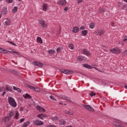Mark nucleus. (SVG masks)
Listing matches in <instances>:
<instances>
[{
    "label": "nucleus",
    "instance_id": "obj_1",
    "mask_svg": "<svg viewBox=\"0 0 127 127\" xmlns=\"http://www.w3.org/2000/svg\"><path fill=\"white\" fill-rule=\"evenodd\" d=\"M8 102L9 105L13 107V108H15V107L17 106V104L16 103V102H15V100L12 97H9L8 98Z\"/></svg>",
    "mask_w": 127,
    "mask_h": 127
},
{
    "label": "nucleus",
    "instance_id": "obj_34",
    "mask_svg": "<svg viewBox=\"0 0 127 127\" xmlns=\"http://www.w3.org/2000/svg\"><path fill=\"white\" fill-rule=\"evenodd\" d=\"M1 53H3L4 54H6V53H7V51L6 50H4L2 48Z\"/></svg>",
    "mask_w": 127,
    "mask_h": 127
},
{
    "label": "nucleus",
    "instance_id": "obj_21",
    "mask_svg": "<svg viewBox=\"0 0 127 127\" xmlns=\"http://www.w3.org/2000/svg\"><path fill=\"white\" fill-rule=\"evenodd\" d=\"M23 96L25 99H31V96L28 93H26L25 95H23Z\"/></svg>",
    "mask_w": 127,
    "mask_h": 127
},
{
    "label": "nucleus",
    "instance_id": "obj_39",
    "mask_svg": "<svg viewBox=\"0 0 127 127\" xmlns=\"http://www.w3.org/2000/svg\"><path fill=\"white\" fill-rule=\"evenodd\" d=\"M61 48L58 47L57 49V52H58L59 53L61 52Z\"/></svg>",
    "mask_w": 127,
    "mask_h": 127
},
{
    "label": "nucleus",
    "instance_id": "obj_52",
    "mask_svg": "<svg viewBox=\"0 0 127 127\" xmlns=\"http://www.w3.org/2000/svg\"><path fill=\"white\" fill-rule=\"evenodd\" d=\"M2 91H3V88L2 87L0 88V92H2Z\"/></svg>",
    "mask_w": 127,
    "mask_h": 127
},
{
    "label": "nucleus",
    "instance_id": "obj_4",
    "mask_svg": "<svg viewBox=\"0 0 127 127\" xmlns=\"http://www.w3.org/2000/svg\"><path fill=\"white\" fill-rule=\"evenodd\" d=\"M61 71L62 72V73H64V74H73V73H74L73 71L69 69H64Z\"/></svg>",
    "mask_w": 127,
    "mask_h": 127
},
{
    "label": "nucleus",
    "instance_id": "obj_6",
    "mask_svg": "<svg viewBox=\"0 0 127 127\" xmlns=\"http://www.w3.org/2000/svg\"><path fill=\"white\" fill-rule=\"evenodd\" d=\"M82 54H84V55H86V56H90V51L89 50L84 49L82 51Z\"/></svg>",
    "mask_w": 127,
    "mask_h": 127
},
{
    "label": "nucleus",
    "instance_id": "obj_45",
    "mask_svg": "<svg viewBox=\"0 0 127 127\" xmlns=\"http://www.w3.org/2000/svg\"><path fill=\"white\" fill-rule=\"evenodd\" d=\"M66 114H67V115H73V113H72V112H69V111H66V112H65Z\"/></svg>",
    "mask_w": 127,
    "mask_h": 127
},
{
    "label": "nucleus",
    "instance_id": "obj_18",
    "mask_svg": "<svg viewBox=\"0 0 127 127\" xmlns=\"http://www.w3.org/2000/svg\"><path fill=\"white\" fill-rule=\"evenodd\" d=\"M83 67H84L85 68H86L87 69H92V67L91 66V65H90L87 64H83Z\"/></svg>",
    "mask_w": 127,
    "mask_h": 127
},
{
    "label": "nucleus",
    "instance_id": "obj_3",
    "mask_svg": "<svg viewBox=\"0 0 127 127\" xmlns=\"http://www.w3.org/2000/svg\"><path fill=\"white\" fill-rule=\"evenodd\" d=\"M110 52L114 53V54H118V53H121V51L118 48H114L110 50Z\"/></svg>",
    "mask_w": 127,
    "mask_h": 127
},
{
    "label": "nucleus",
    "instance_id": "obj_15",
    "mask_svg": "<svg viewBox=\"0 0 127 127\" xmlns=\"http://www.w3.org/2000/svg\"><path fill=\"white\" fill-rule=\"evenodd\" d=\"M98 34H99V36H102L103 34H105V31L104 29L98 30Z\"/></svg>",
    "mask_w": 127,
    "mask_h": 127
},
{
    "label": "nucleus",
    "instance_id": "obj_54",
    "mask_svg": "<svg viewBox=\"0 0 127 127\" xmlns=\"http://www.w3.org/2000/svg\"><path fill=\"white\" fill-rule=\"evenodd\" d=\"M111 25L112 26H115V23H114L113 22H112Z\"/></svg>",
    "mask_w": 127,
    "mask_h": 127
},
{
    "label": "nucleus",
    "instance_id": "obj_51",
    "mask_svg": "<svg viewBox=\"0 0 127 127\" xmlns=\"http://www.w3.org/2000/svg\"><path fill=\"white\" fill-rule=\"evenodd\" d=\"M64 11H67L68 10V7H64Z\"/></svg>",
    "mask_w": 127,
    "mask_h": 127
},
{
    "label": "nucleus",
    "instance_id": "obj_56",
    "mask_svg": "<svg viewBox=\"0 0 127 127\" xmlns=\"http://www.w3.org/2000/svg\"><path fill=\"white\" fill-rule=\"evenodd\" d=\"M5 94H6V92L5 91H3L2 94V96H4Z\"/></svg>",
    "mask_w": 127,
    "mask_h": 127
},
{
    "label": "nucleus",
    "instance_id": "obj_12",
    "mask_svg": "<svg viewBox=\"0 0 127 127\" xmlns=\"http://www.w3.org/2000/svg\"><path fill=\"white\" fill-rule=\"evenodd\" d=\"M62 98L64 100H65V101H67L69 103H72V101H71V99L68 97H66L65 96H63Z\"/></svg>",
    "mask_w": 127,
    "mask_h": 127
},
{
    "label": "nucleus",
    "instance_id": "obj_14",
    "mask_svg": "<svg viewBox=\"0 0 127 127\" xmlns=\"http://www.w3.org/2000/svg\"><path fill=\"white\" fill-rule=\"evenodd\" d=\"M59 125H61V126H65L66 125V121L64 120H61L59 121Z\"/></svg>",
    "mask_w": 127,
    "mask_h": 127
},
{
    "label": "nucleus",
    "instance_id": "obj_16",
    "mask_svg": "<svg viewBox=\"0 0 127 127\" xmlns=\"http://www.w3.org/2000/svg\"><path fill=\"white\" fill-rule=\"evenodd\" d=\"M48 53L49 55H53V54H55V50L51 49L48 51Z\"/></svg>",
    "mask_w": 127,
    "mask_h": 127
},
{
    "label": "nucleus",
    "instance_id": "obj_31",
    "mask_svg": "<svg viewBox=\"0 0 127 127\" xmlns=\"http://www.w3.org/2000/svg\"><path fill=\"white\" fill-rule=\"evenodd\" d=\"M12 12H16V11H17V7L15 6L13 8L12 10Z\"/></svg>",
    "mask_w": 127,
    "mask_h": 127
},
{
    "label": "nucleus",
    "instance_id": "obj_24",
    "mask_svg": "<svg viewBox=\"0 0 127 127\" xmlns=\"http://www.w3.org/2000/svg\"><path fill=\"white\" fill-rule=\"evenodd\" d=\"M11 23V21H10V19H7L6 21H5V24H6V25H10Z\"/></svg>",
    "mask_w": 127,
    "mask_h": 127
},
{
    "label": "nucleus",
    "instance_id": "obj_20",
    "mask_svg": "<svg viewBox=\"0 0 127 127\" xmlns=\"http://www.w3.org/2000/svg\"><path fill=\"white\" fill-rule=\"evenodd\" d=\"M81 34H82V36H86V35H87V34H88V31L86 30L82 31Z\"/></svg>",
    "mask_w": 127,
    "mask_h": 127
},
{
    "label": "nucleus",
    "instance_id": "obj_48",
    "mask_svg": "<svg viewBox=\"0 0 127 127\" xmlns=\"http://www.w3.org/2000/svg\"><path fill=\"white\" fill-rule=\"evenodd\" d=\"M81 2H83L82 0H77V3H81Z\"/></svg>",
    "mask_w": 127,
    "mask_h": 127
},
{
    "label": "nucleus",
    "instance_id": "obj_2",
    "mask_svg": "<svg viewBox=\"0 0 127 127\" xmlns=\"http://www.w3.org/2000/svg\"><path fill=\"white\" fill-rule=\"evenodd\" d=\"M33 123L34 126H43V125H44V123H43V122L40 121L38 119L33 121Z\"/></svg>",
    "mask_w": 127,
    "mask_h": 127
},
{
    "label": "nucleus",
    "instance_id": "obj_47",
    "mask_svg": "<svg viewBox=\"0 0 127 127\" xmlns=\"http://www.w3.org/2000/svg\"><path fill=\"white\" fill-rule=\"evenodd\" d=\"M24 121H25V119H24V118L21 119L20 120V123H23Z\"/></svg>",
    "mask_w": 127,
    "mask_h": 127
},
{
    "label": "nucleus",
    "instance_id": "obj_37",
    "mask_svg": "<svg viewBox=\"0 0 127 127\" xmlns=\"http://www.w3.org/2000/svg\"><path fill=\"white\" fill-rule=\"evenodd\" d=\"M50 98L51 100H53V101H57V100L54 98V96L51 95L50 96Z\"/></svg>",
    "mask_w": 127,
    "mask_h": 127
},
{
    "label": "nucleus",
    "instance_id": "obj_59",
    "mask_svg": "<svg viewBox=\"0 0 127 127\" xmlns=\"http://www.w3.org/2000/svg\"><path fill=\"white\" fill-rule=\"evenodd\" d=\"M124 1H125V2H127V0H123Z\"/></svg>",
    "mask_w": 127,
    "mask_h": 127
},
{
    "label": "nucleus",
    "instance_id": "obj_50",
    "mask_svg": "<svg viewBox=\"0 0 127 127\" xmlns=\"http://www.w3.org/2000/svg\"><path fill=\"white\" fill-rule=\"evenodd\" d=\"M13 90H14V91H16L17 87H16L15 86H13Z\"/></svg>",
    "mask_w": 127,
    "mask_h": 127
},
{
    "label": "nucleus",
    "instance_id": "obj_61",
    "mask_svg": "<svg viewBox=\"0 0 127 127\" xmlns=\"http://www.w3.org/2000/svg\"><path fill=\"white\" fill-rule=\"evenodd\" d=\"M1 49H2V48H0V53L1 52Z\"/></svg>",
    "mask_w": 127,
    "mask_h": 127
},
{
    "label": "nucleus",
    "instance_id": "obj_26",
    "mask_svg": "<svg viewBox=\"0 0 127 127\" xmlns=\"http://www.w3.org/2000/svg\"><path fill=\"white\" fill-rule=\"evenodd\" d=\"M43 10H44V11H46L47 9V4H43Z\"/></svg>",
    "mask_w": 127,
    "mask_h": 127
},
{
    "label": "nucleus",
    "instance_id": "obj_7",
    "mask_svg": "<svg viewBox=\"0 0 127 127\" xmlns=\"http://www.w3.org/2000/svg\"><path fill=\"white\" fill-rule=\"evenodd\" d=\"M33 64L35 66H37V67H43V64L42 63L34 62Z\"/></svg>",
    "mask_w": 127,
    "mask_h": 127
},
{
    "label": "nucleus",
    "instance_id": "obj_64",
    "mask_svg": "<svg viewBox=\"0 0 127 127\" xmlns=\"http://www.w3.org/2000/svg\"><path fill=\"white\" fill-rule=\"evenodd\" d=\"M20 110L22 111V110L21 109H20Z\"/></svg>",
    "mask_w": 127,
    "mask_h": 127
},
{
    "label": "nucleus",
    "instance_id": "obj_41",
    "mask_svg": "<svg viewBox=\"0 0 127 127\" xmlns=\"http://www.w3.org/2000/svg\"><path fill=\"white\" fill-rule=\"evenodd\" d=\"M5 1L8 3H11V2H12V0H5Z\"/></svg>",
    "mask_w": 127,
    "mask_h": 127
},
{
    "label": "nucleus",
    "instance_id": "obj_43",
    "mask_svg": "<svg viewBox=\"0 0 127 127\" xmlns=\"http://www.w3.org/2000/svg\"><path fill=\"white\" fill-rule=\"evenodd\" d=\"M16 91H17V92H18V93H21V89H20V88H17Z\"/></svg>",
    "mask_w": 127,
    "mask_h": 127
},
{
    "label": "nucleus",
    "instance_id": "obj_36",
    "mask_svg": "<svg viewBox=\"0 0 127 127\" xmlns=\"http://www.w3.org/2000/svg\"><path fill=\"white\" fill-rule=\"evenodd\" d=\"M27 86H28V88H29L31 90H33V91H34V90L35 89V87H34L33 86H30V85H27Z\"/></svg>",
    "mask_w": 127,
    "mask_h": 127
},
{
    "label": "nucleus",
    "instance_id": "obj_42",
    "mask_svg": "<svg viewBox=\"0 0 127 127\" xmlns=\"http://www.w3.org/2000/svg\"><path fill=\"white\" fill-rule=\"evenodd\" d=\"M122 7V9H125V8L127 7V4H125Z\"/></svg>",
    "mask_w": 127,
    "mask_h": 127
},
{
    "label": "nucleus",
    "instance_id": "obj_55",
    "mask_svg": "<svg viewBox=\"0 0 127 127\" xmlns=\"http://www.w3.org/2000/svg\"><path fill=\"white\" fill-rule=\"evenodd\" d=\"M118 6H119V7H122V3H119V5H118Z\"/></svg>",
    "mask_w": 127,
    "mask_h": 127
},
{
    "label": "nucleus",
    "instance_id": "obj_60",
    "mask_svg": "<svg viewBox=\"0 0 127 127\" xmlns=\"http://www.w3.org/2000/svg\"><path fill=\"white\" fill-rule=\"evenodd\" d=\"M59 104H60V105H63V103H59Z\"/></svg>",
    "mask_w": 127,
    "mask_h": 127
},
{
    "label": "nucleus",
    "instance_id": "obj_44",
    "mask_svg": "<svg viewBox=\"0 0 127 127\" xmlns=\"http://www.w3.org/2000/svg\"><path fill=\"white\" fill-rule=\"evenodd\" d=\"M9 43H10V44H11L12 45H13L14 46H16V44H15V43L13 42H9Z\"/></svg>",
    "mask_w": 127,
    "mask_h": 127
},
{
    "label": "nucleus",
    "instance_id": "obj_28",
    "mask_svg": "<svg viewBox=\"0 0 127 127\" xmlns=\"http://www.w3.org/2000/svg\"><path fill=\"white\" fill-rule=\"evenodd\" d=\"M68 48L69 49H71V50H73L74 49V45L73 44H69L68 45Z\"/></svg>",
    "mask_w": 127,
    "mask_h": 127
},
{
    "label": "nucleus",
    "instance_id": "obj_29",
    "mask_svg": "<svg viewBox=\"0 0 127 127\" xmlns=\"http://www.w3.org/2000/svg\"><path fill=\"white\" fill-rule=\"evenodd\" d=\"M9 52H11L12 53H15V54H16L17 55H20V54H19V52L14 51L12 50H10V51H9Z\"/></svg>",
    "mask_w": 127,
    "mask_h": 127
},
{
    "label": "nucleus",
    "instance_id": "obj_63",
    "mask_svg": "<svg viewBox=\"0 0 127 127\" xmlns=\"http://www.w3.org/2000/svg\"><path fill=\"white\" fill-rule=\"evenodd\" d=\"M95 69H96V70H98V69L97 68V67H95Z\"/></svg>",
    "mask_w": 127,
    "mask_h": 127
},
{
    "label": "nucleus",
    "instance_id": "obj_33",
    "mask_svg": "<svg viewBox=\"0 0 127 127\" xmlns=\"http://www.w3.org/2000/svg\"><path fill=\"white\" fill-rule=\"evenodd\" d=\"M19 116V113H18V112H17L15 115V119H16V120H18Z\"/></svg>",
    "mask_w": 127,
    "mask_h": 127
},
{
    "label": "nucleus",
    "instance_id": "obj_57",
    "mask_svg": "<svg viewBox=\"0 0 127 127\" xmlns=\"http://www.w3.org/2000/svg\"><path fill=\"white\" fill-rule=\"evenodd\" d=\"M95 34H96V35H99V36H100V35H99V31H98V32H96V33H95Z\"/></svg>",
    "mask_w": 127,
    "mask_h": 127
},
{
    "label": "nucleus",
    "instance_id": "obj_40",
    "mask_svg": "<svg viewBox=\"0 0 127 127\" xmlns=\"http://www.w3.org/2000/svg\"><path fill=\"white\" fill-rule=\"evenodd\" d=\"M53 121H58V117H55L52 118Z\"/></svg>",
    "mask_w": 127,
    "mask_h": 127
},
{
    "label": "nucleus",
    "instance_id": "obj_23",
    "mask_svg": "<svg viewBox=\"0 0 127 127\" xmlns=\"http://www.w3.org/2000/svg\"><path fill=\"white\" fill-rule=\"evenodd\" d=\"M83 59H84V57L83 56H78L77 58V61H79V62L83 61Z\"/></svg>",
    "mask_w": 127,
    "mask_h": 127
},
{
    "label": "nucleus",
    "instance_id": "obj_62",
    "mask_svg": "<svg viewBox=\"0 0 127 127\" xmlns=\"http://www.w3.org/2000/svg\"><path fill=\"white\" fill-rule=\"evenodd\" d=\"M0 18H1V13L0 14Z\"/></svg>",
    "mask_w": 127,
    "mask_h": 127
},
{
    "label": "nucleus",
    "instance_id": "obj_30",
    "mask_svg": "<svg viewBox=\"0 0 127 127\" xmlns=\"http://www.w3.org/2000/svg\"><path fill=\"white\" fill-rule=\"evenodd\" d=\"M90 28L93 29V28H95V24L91 23L89 26Z\"/></svg>",
    "mask_w": 127,
    "mask_h": 127
},
{
    "label": "nucleus",
    "instance_id": "obj_38",
    "mask_svg": "<svg viewBox=\"0 0 127 127\" xmlns=\"http://www.w3.org/2000/svg\"><path fill=\"white\" fill-rule=\"evenodd\" d=\"M34 91H35L36 92H40V89L38 88H35V89Z\"/></svg>",
    "mask_w": 127,
    "mask_h": 127
},
{
    "label": "nucleus",
    "instance_id": "obj_49",
    "mask_svg": "<svg viewBox=\"0 0 127 127\" xmlns=\"http://www.w3.org/2000/svg\"><path fill=\"white\" fill-rule=\"evenodd\" d=\"M80 29L81 30H84V29H85V26H82L80 27Z\"/></svg>",
    "mask_w": 127,
    "mask_h": 127
},
{
    "label": "nucleus",
    "instance_id": "obj_17",
    "mask_svg": "<svg viewBox=\"0 0 127 127\" xmlns=\"http://www.w3.org/2000/svg\"><path fill=\"white\" fill-rule=\"evenodd\" d=\"M37 117H38V118H39V119H40L41 120H43L44 119V118H45V117H46V116L43 114H41L40 115H38L37 116Z\"/></svg>",
    "mask_w": 127,
    "mask_h": 127
},
{
    "label": "nucleus",
    "instance_id": "obj_25",
    "mask_svg": "<svg viewBox=\"0 0 127 127\" xmlns=\"http://www.w3.org/2000/svg\"><path fill=\"white\" fill-rule=\"evenodd\" d=\"M10 72L11 73H13V74H14L15 75H17L19 73V72L15 70H13V69H12L10 70Z\"/></svg>",
    "mask_w": 127,
    "mask_h": 127
},
{
    "label": "nucleus",
    "instance_id": "obj_53",
    "mask_svg": "<svg viewBox=\"0 0 127 127\" xmlns=\"http://www.w3.org/2000/svg\"><path fill=\"white\" fill-rule=\"evenodd\" d=\"M48 127H57L55 125H51V126H48Z\"/></svg>",
    "mask_w": 127,
    "mask_h": 127
},
{
    "label": "nucleus",
    "instance_id": "obj_8",
    "mask_svg": "<svg viewBox=\"0 0 127 127\" xmlns=\"http://www.w3.org/2000/svg\"><path fill=\"white\" fill-rule=\"evenodd\" d=\"M58 4H60V5H62V6H64V5H66V3L67 2L66 0H60V1L58 2Z\"/></svg>",
    "mask_w": 127,
    "mask_h": 127
},
{
    "label": "nucleus",
    "instance_id": "obj_22",
    "mask_svg": "<svg viewBox=\"0 0 127 127\" xmlns=\"http://www.w3.org/2000/svg\"><path fill=\"white\" fill-rule=\"evenodd\" d=\"M5 89L9 92H12V89H11V87L8 85L6 86Z\"/></svg>",
    "mask_w": 127,
    "mask_h": 127
},
{
    "label": "nucleus",
    "instance_id": "obj_10",
    "mask_svg": "<svg viewBox=\"0 0 127 127\" xmlns=\"http://www.w3.org/2000/svg\"><path fill=\"white\" fill-rule=\"evenodd\" d=\"M36 109L37 111H39V112H41V113H44V112H45V109H44V108L39 106H37Z\"/></svg>",
    "mask_w": 127,
    "mask_h": 127
},
{
    "label": "nucleus",
    "instance_id": "obj_13",
    "mask_svg": "<svg viewBox=\"0 0 127 127\" xmlns=\"http://www.w3.org/2000/svg\"><path fill=\"white\" fill-rule=\"evenodd\" d=\"M79 29L77 27H73L72 29V32L73 33H77L79 32Z\"/></svg>",
    "mask_w": 127,
    "mask_h": 127
},
{
    "label": "nucleus",
    "instance_id": "obj_58",
    "mask_svg": "<svg viewBox=\"0 0 127 127\" xmlns=\"http://www.w3.org/2000/svg\"><path fill=\"white\" fill-rule=\"evenodd\" d=\"M125 89H127V85H125Z\"/></svg>",
    "mask_w": 127,
    "mask_h": 127
},
{
    "label": "nucleus",
    "instance_id": "obj_27",
    "mask_svg": "<svg viewBox=\"0 0 127 127\" xmlns=\"http://www.w3.org/2000/svg\"><path fill=\"white\" fill-rule=\"evenodd\" d=\"M14 115V112L11 111L10 113H9V115H8V117L9 118V117H10L11 118V117H13Z\"/></svg>",
    "mask_w": 127,
    "mask_h": 127
},
{
    "label": "nucleus",
    "instance_id": "obj_46",
    "mask_svg": "<svg viewBox=\"0 0 127 127\" xmlns=\"http://www.w3.org/2000/svg\"><path fill=\"white\" fill-rule=\"evenodd\" d=\"M123 41H125V42L127 41V36H126L124 37V38L123 39Z\"/></svg>",
    "mask_w": 127,
    "mask_h": 127
},
{
    "label": "nucleus",
    "instance_id": "obj_11",
    "mask_svg": "<svg viewBox=\"0 0 127 127\" xmlns=\"http://www.w3.org/2000/svg\"><path fill=\"white\" fill-rule=\"evenodd\" d=\"M2 13L4 15H6L7 14V8L3 7L2 9Z\"/></svg>",
    "mask_w": 127,
    "mask_h": 127
},
{
    "label": "nucleus",
    "instance_id": "obj_35",
    "mask_svg": "<svg viewBox=\"0 0 127 127\" xmlns=\"http://www.w3.org/2000/svg\"><path fill=\"white\" fill-rule=\"evenodd\" d=\"M95 95H96V93H94V92H93V91H91L89 93V95L90 96V97H93V96H95Z\"/></svg>",
    "mask_w": 127,
    "mask_h": 127
},
{
    "label": "nucleus",
    "instance_id": "obj_9",
    "mask_svg": "<svg viewBox=\"0 0 127 127\" xmlns=\"http://www.w3.org/2000/svg\"><path fill=\"white\" fill-rule=\"evenodd\" d=\"M39 22L40 24L42 25V27H43V28H46V27H47V25L45 24V22H44V20H40Z\"/></svg>",
    "mask_w": 127,
    "mask_h": 127
},
{
    "label": "nucleus",
    "instance_id": "obj_19",
    "mask_svg": "<svg viewBox=\"0 0 127 127\" xmlns=\"http://www.w3.org/2000/svg\"><path fill=\"white\" fill-rule=\"evenodd\" d=\"M37 42H38V43H40L41 44H42V43H43V42L42 41V39L40 37H37Z\"/></svg>",
    "mask_w": 127,
    "mask_h": 127
},
{
    "label": "nucleus",
    "instance_id": "obj_5",
    "mask_svg": "<svg viewBox=\"0 0 127 127\" xmlns=\"http://www.w3.org/2000/svg\"><path fill=\"white\" fill-rule=\"evenodd\" d=\"M84 108L88 110V111H90V112H94V108L92 107V106L88 105H83Z\"/></svg>",
    "mask_w": 127,
    "mask_h": 127
},
{
    "label": "nucleus",
    "instance_id": "obj_32",
    "mask_svg": "<svg viewBox=\"0 0 127 127\" xmlns=\"http://www.w3.org/2000/svg\"><path fill=\"white\" fill-rule=\"evenodd\" d=\"M105 12V9L103 8H101L99 9V13H102V12Z\"/></svg>",
    "mask_w": 127,
    "mask_h": 127
}]
</instances>
